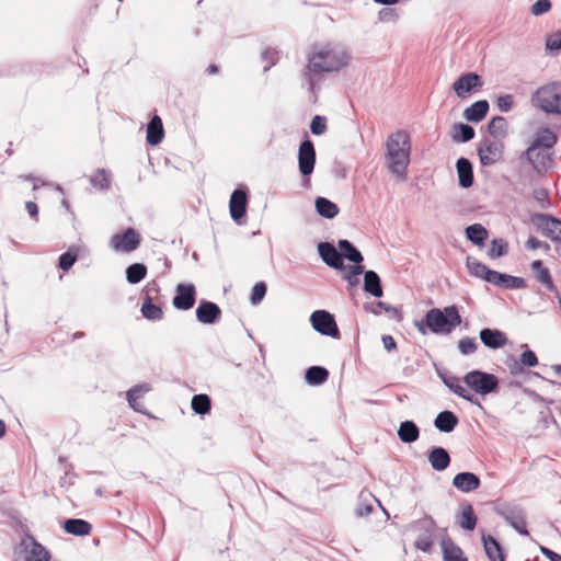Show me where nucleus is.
Wrapping results in <instances>:
<instances>
[{
	"label": "nucleus",
	"instance_id": "f257e3e1",
	"mask_svg": "<svg viewBox=\"0 0 561 561\" xmlns=\"http://www.w3.org/2000/svg\"><path fill=\"white\" fill-rule=\"evenodd\" d=\"M348 62V54L346 49L336 44H328L316 48L309 56L301 77L317 100L319 84L324 79L325 73L339 71Z\"/></svg>",
	"mask_w": 561,
	"mask_h": 561
},
{
	"label": "nucleus",
	"instance_id": "f03ea898",
	"mask_svg": "<svg viewBox=\"0 0 561 561\" xmlns=\"http://www.w3.org/2000/svg\"><path fill=\"white\" fill-rule=\"evenodd\" d=\"M411 139L407 131L397 130L386 141V159L390 173L404 180L410 163Z\"/></svg>",
	"mask_w": 561,
	"mask_h": 561
},
{
	"label": "nucleus",
	"instance_id": "7ed1b4c3",
	"mask_svg": "<svg viewBox=\"0 0 561 561\" xmlns=\"http://www.w3.org/2000/svg\"><path fill=\"white\" fill-rule=\"evenodd\" d=\"M461 323V316L456 306H448L444 309H430L424 319L416 323L417 330L425 334L427 328L434 334H450Z\"/></svg>",
	"mask_w": 561,
	"mask_h": 561
},
{
	"label": "nucleus",
	"instance_id": "20e7f679",
	"mask_svg": "<svg viewBox=\"0 0 561 561\" xmlns=\"http://www.w3.org/2000/svg\"><path fill=\"white\" fill-rule=\"evenodd\" d=\"M533 103L546 114L561 115V82L540 87L533 95Z\"/></svg>",
	"mask_w": 561,
	"mask_h": 561
},
{
	"label": "nucleus",
	"instance_id": "39448f33",
	"mask_svg": "<svg viewBox=\"0 0 561 561\" xmlns=\"http://www.w3.org/2000/svg\"><path fill=\"white\" fill-rule=\"evenodd\" d=\"M462 381L476 393L485 397L499 391V378L482 370H471L462 377Z\"/></svg>",
	"mask_w": 561,
	"mask_h": 561
},
{
	"label": "nucleus",
	"instance_id": "423d86ee",
	"mask_svg": "<svg viewBox=\"0 0 561 561\" xmlns=\"http://www.w3.org/2000/svg\"><path fill=\"white\" fill-rule=\"evenodd\" d=\"M494 512L519 535L529 536V531L527 530L526 512L520 505L514 503H499L495 505Z\"/></svg>",
	"mask_w": 561,
	"mask_h": 561
},
{
	"label": "nucleus",
	"instance_id": "0eeeda50",
	"mask_svg": "<svg viewBox=\"0 0 561 561\" xmlns=\"http://www.w3.org/2000/svg\"><path fill=\"white\" fill-rule=\"evenodd\" d=\"M310 322L312 328L320 334L327 335L333 339H340V330L336 321L329 311L316 310L310 316Z\"/></svg>",
	"mask_w": 561,
	"mask_h": 561
},
{
	"label": "nucleus",
	"instance_id": "6e6552de",
	"mask_svg": "<svg viewBox=\"0 0 561 561\" xmlns=\"http://www.w3.org/2000/svg\"><path fill=\"white\" fill-rule=\"evenodd\" d=\"M20 556L23 561H50L51 558L49 551L31 535L21 540Z\"/></svg>",
	"mask_w": 561,
	"mask_h": 561
},
{
	"label": "nucleus",
	"instance_id": "1a4fd4ad",
	"mask_svg": "<svg viewBox=\"0 0 561 561\" xmlns=\"http://www.w3.org/2000/svg\"><path fill=\"white\" fill-rule=\"evenodd\" d=\"M141 236L134 228H127L122 233H115L110 240L111 248L116 252L130 253L138 249Z\"/></svg>",
	"mask_w": 561,
	"mask_h": 561
},
{
	"label": "nucleus",
	"instance_id": "9d476101",
	"mask_svg": "<svg viewBox=\"0 0 561 561\" xmlns=\"http://www.w3.org/2000/svg\"><path fill=\"white\" fill-rule=\"evenodd\" d=\"M504 146L500 140L484 138L478 146V154L482 165L488 167L496 163L503 157Z\"/></svg>",
	"mask_w": 561,
	"mask_h": 561
},
{
	"label": "nucleus",
	"instance_id": "9b49d317",
	"mask_svg": "<svg viewBox=\"0 0 561 561\" xmlns=\"http://www.w3.org/2000/svg\"><path fill=\"white\" fill-rule=\"evenodd\" d=\"M316 164V149L313 142L306 138L300 142L298 149V168L304 178H309Z\"/></svg>",
	"mask_w": 561,
	"mask_h": 561
},
{
	"label": "nucleus",
	"instance_id": "f8f14e48",
	"mask_svg": "<svg viewBox=\"0 0 561 561\" xmlns=\"http://www.w3.org/2000/svg\"><path fill=\"white\" fill-rule=\"evenodd\" d=\"M483 83L481 76L478 73L466 72L453 83V90L459 99H466L470 93L480 90Z\"/></svg>",
	"mask_w": 561,
	"mask_h": 561
},
{
	"label": "nucleus",
	"instance_id": "ddd939ff",
	"mask_svg": "<svg viewBox=\"0 0 561 561\" xmlns=\"http://www.w3.org/2000/svg\"><path fill=\"white\" fill-rule=\"evenodd\" d=\"M196 301V289L193 284H179L172 304L178 310H188Z\"/></svg>",
	"mask_w": 561,
	"mask_h": 561
},
{
	"label": "nucleus",
	"instance_id": "4468645a",
	"mask_svg": "<svg viewBox=\"0 0 561 561\" xmlns=\"http://www.w3.org/2000/svg\"><path fill=\"white\" fill-rule=\"evenodd\" d=\"M248 205V191L247 188L238 187L236 188L229 202V209L231 218L241 224V219L245 216Z\"/></svg>",
	"mask_w": 561,
	"mask_h": 561
},
{
	"label": "nucleus",
	"instance_id": "2eb2a0df",
	"mask_svg": "<svg viewBox=\"0 0 561 561\" xmlns=\"http://www.w3.org/2000/svg\"><path fill=\"white\" fill-rule=\"evenodd\" d=\"M530 219L538 230L550 239L557 234L558 228L561 227V219L548 214L536 213L531 215Z\"/></svg>",
	"mask_w": 561,
	"mask_h": 561
},
{
	"label": "nucleus",
	"instance_id": "dca6fc26",
	"mask_svg": "<svg viewBox=\"0 0 561 561\" xmlns=\"http://www.w3.org/2000/svg\"><path fill=\"white\" fill-rule=\"evenodd\" d=\"M417 525L424 529V533L417 536L414 546L417 550L430 552L434 545L432 533L436 526V523L431 516H426L419 520Z\"/></svg>",
	"mask_w": 561,
	"mask_h": 561
},
{
	"label": "nucleus",
	"instance_id": "f3484780",
	"mask_svg": "<svg viewBox=\"0 0 561 561\" xmlns=\"http://www.w3.org/2000/svg\"><path fill=\"white\" fill-rule=\"evenodd\" d=\"M558 141L554 131L548 127L539 128L535 134V139L531 145L524 151V156H529L535 149L548 148L552 149Z\"/></svg>",
	"mask_w": 561,
	"mask_h": 561
},
{
	"label": "nucleus",
	"instance_id": "a211bd4d",
	"mask_svg": "<svg viewBox=\"0 0 561 561\" xmlns=\"http://www.w3.org/2000/svg\"><path fill=\"white\" fill-rule=\"evenodd\" d=\"M522 158L526 159L538 173L547 171L552 167V157L548 148L535 149L529 156H524L523 153Z\"/></svg>",
	"mask_w": 561,
	"mask_h": 561
},
{
	"label": "nucleus",
	"instance_id": "6ab92c4d",
	"mask_svg": "<svg viewBox=\"0 0 561 561\" xmlns=\"http://www.w3.org/2000/svg\"><path fill=\"white\" fill-rule=\"evenodd\" d=\"M318 253L322 261L330 267L335 270L344 268V263L341 253L330 242H320L318 244Z\"/></svg>",
	"mask_w": 561,
	"mask_h": 561
},
{
	"label": "nucleus",
	"instance_id": "aec40b11",
	"mask_svg": "<svg viewBox=\"0 0 561 561\" xmlns=\"http://www.w3.org/2000/svg\"><path fill=\"white\" fill-rule=\"evenodd\" d=\"M479 337L485 347L499 350L506 345L507 336L499 329L484 328L480 331Z\"/></svg>",
	"mask_w": 561,
	"mask_h": 561
},
{
	"label": "nucleus",
	"instance_id": "412c9836",
	"mask_svg": "<svg viewBox=\"0 0 561 561\" xmlns=\"http://www.w3.org/2000/svg\"><path fill=\"white\" fill-rule=\"evenodd\" d=\"M444 385L455 394L462 398L463 400L479 404L478 399L471 394L465 387L461 386V379L454 375H442L439 374Z\"/></svg>",
	"mask_w": 561,
	"mask_h": 561
},
{
	"label": "nucleus",
	"instance_id": "4be33fe9",
	"mask_svg": "<svg viewBox=\"0 0 561 561\" xmlns=\"http://www.w3.org/2000/svg\"><path fill=\"white\" fill-rule=\"evenodd\" d=\"M220 316V308L211 301L202 300L196 309V318L204 324L215 323Z\"/></svg>",
	"mask_w": 561,
	"mask_h": 561
},
{
	"label": "nucleus",
	"instance_id": "5701e85b",
	"mask_svg": "<svg viewBox=\"0 0 561 561\" xmlns=\"http://www.w3.org/2000/svg\"><path fill=\"white\" fill-rule=\"evenodd\" d=\"M480 484V478L472 472H460L457 473L453 479V485L463 493H469L477 490Z\"/></svg>",
	"mask_w": 561,
	"mask_h": 561
},
{
	"label": "nucleus",
	"instance_id": "b1692460",
	"mask_svg": "<svg viewBox=\"0 0 561 561\" xmlns=\"http://www.w3.org/2000/svg\"><path fill=\"white\" fill-rule=\"evenodd\" d=\"M440 548L444 561H468L462 549L449 537L440 540Z\"/></svg>",
	"mask_w": 561,
	"mask_h": 561
},
{
	"label": "nucleus",
	"instance_id": "393cba45",
	"mask_svg": "<svg viewBox=\"0 0 561 561\" xmlns=\"http://www.w3.org/2000/svg\"><path fill=\"white\" fill-rule=\"evenodd\" d=\"M493 276L494 278L491 279V284L505 289H522L527 287V283L523 277L512 276L497 271Z\"/></svg>",
	"mask_w": 561,
	"mask_h": 561
},
{
	"label": "nucleus",
	"instance_id": "a878e982",
	"mask_svg": "<svg viewBox=\"0 0 561 561\" xmlns=\"http://www.w3.org/2000/svg\"><path fill=\"white\" fill-rule=\"evenodd\" d=\"M428 461L436 471H443L450 465V456L444 447H433L428 451Z\"/></svg>",
	"mask_w": 561,
	"mask_h": 561
},
{
	"label": "nucleus",
	"instance_id": "bb28decb",
	"mask_svg": "<svg viewBox=\"0 0 561 561\" xmlns=\"http://www.w3.org/2000/svg\"><path fill=\"white\" fill-rule=\"evenodd\" d=\"M459 185L468 188L473 184L472 164L467 158H459L456 163Z\"/></svg>",
	"mask_w": 561,
	"mask_h": 561
},
{
	"label": "nucleus",
	"instance_id": "cd10ccee",
	"mask_svg": "<svg viewBox=\"0 0 561 561\" xmlns=\"http://www.w3.org/2000/svg\"><path fill=\"white\" fill-rule=\"evenodd\" d=\"M531 270L535 274L536 279L542 284L548 290L556 293L558 289L552 280L550 271L543 266L540 260H536L531 263Z\"/></svg>",
	"mask_w": 561,
	"mask_h": 561
},
{
	"label": "nucleus",
	"instance_id": "c85d7f7f",
	"mask_svg": "<svg viewBox=\"0 0 561 561\" xmlns=\"http://www.w3.org/2000/svg\"><path fill=\"white\" fill-rule=\"evenodd\" d=\"M489 108L486 100L477 101L465 110L463 117L469 122L479 123L486 116Z\"/></svg>",
	"mask_w": 561,
	"mask_h": 561
},
{
	"label": "nucleus",
	"instance_id": "c756f323",
	"mask_svg": "<svg viewBox=\"0 0 561 561\" xmlns=\"http://www.w3.org/2000/svg\"><path fill=\"white\" fill-rule=\"evenodd\" d=\"M164 136V129L162 125V121L158 115H154L147 126V142L149 145L156 146L160 144Z\"/></svg>",
	"mask_w": 561,
	"mask_h": 561
},
{
	"label": "nucleus",
	"instance_id": "7c9ffc66",
	"mask_svg": "<svg viewBox=\"0 0 561 561\" xmlns=\"http://www.w3.org/2000/svg\"><path fill=\"white\" fill-rule=\"evenodd\" d=\"M364 290L377 298L383 295L381 279L375 271L364 272Z\"/></svg>",
	"mask_w": 561,
	"mask_h": 561
},
{
	"label": "nucleus",
	"instance_id": "2f4dec72",
	"mask_svg": "<svg viewBox=\"0 0 561 561\" xmlns=\"http://www.w3.org/2000/svg\"><path fill=\"white\" fill-rule=\"evenodd\" d=\"M467 267L470 274L480 277L488 283H491V279L494 278L493 275H495L496 272L494 270L489 268L485 264L478 261L477 259L470 256L467 257Z\"/></svg>",
	"mask_w": 561,
	"mask_h": 561
},
{
	"label": "nucleus",
	"instance_id": "473e14b6",
	"mask_svg": "<svg viewBox=\"0 0 561 561\" xmlns=\"http://www.w3.org/2000/svg\"><path fill=\"white\" fill-rule=\"evenodd\" d=\"M484 551L490 561H504V553L499 541L490 536L482 535Z\"/></svg>",
	"mask_w": 561,
	"mask_h": 561
},
{
	"label": "nucleus",
	"instance_id": "72a5a7b5",
	"mask_svg": "<svg viewBox=\"0 0 561 561\" xmlns=\"http://www.w3.org/2000/svg\"><path fill=\"white\" fill-rule=\"evenodd\" d=\"M458 417L451 411H443L434 420L435 427L443 433H450L458 424Z\"/></svg>",
	"mask_w": 561,
	"mask_h": 561
},
{
	"label": "nucleus",
	"instance_id": "f704fd0d",
	"mask_svg": "<svg viewBox=\"0 0 561 561\" xmlns=\"http://www.w3.org/2000/svg\"><path fill=\"white\" fill-rule=\"evenodd\" d=\"M64 529L75 536H88L92 530V525L81 518H69L65 520Z\"/></svg>",
	"mask_w": 561,
	"mask_h": 561
},
{
	"label": "nucleus",
	"instance_id": "c9c22d12",
	"mask_svg": "<svg viewBox=\"0 0 561 561\" xmlns=\"http://www.w3.org/2000/svg\"><path fill=\"white\" fill-rule=\"evenodd\" d=\"M478 518L474 514L473 507L471 504H466L461 506L460 513L457 515L458 525L465 530H473L477 526Z\"/></svg>",
	"mask_w": 561,
	"mask_h": 561
},
{
	"label": "nucleus",
	"instance_id": "e433bc0d",
	"mask_svg": "<svg viewBox=\"0 0 561 561\" xmlns=\"http://www.w3.org/2000/svg\"><path fill=\"white\" fill-rule=\"evenodd\" d=\"M420 436V428L413 421L401 422L398 428V437L405 444H411L417 440Z\"/></svg>",
	"mask_w": 561,
	"mask_h": 561
},
{
	"label": "nucleus",
	"instance_id": "4c0bfd02",
	"mask_svg": "<svg viewBox=\"0 0 561 561\" xmlns=\"http://www.w3.org/2000/svg\"><path fill=\"white\" fill-rule=\"evenodd\" d=\"M342 260L346 259L354 264L363 262L364 257L357 248L346 239H342L337 242Z\"/></svg>",
	"mask_w": 561,
	"mask_h": 561
},
{
	"label": "nucleus",
	"instance_id": "58836bf2",
	"mask_svg": "<svg viewBox=\"0 0 561 561\" xmlns=\"http://www.w3.org/2000/svg\"><path fill=\"white\" fill-rule=\"evenodd\" d=\"M314 205L317 213L327 219L334 218L339 213L337 205L325 197H317Z\"/></svg>",
	"mask_w": 561,
	"mask_h": 561
},
{
	"label": "nucleus",
	"instance_id": "ea45409f",
	"mask_svg": "<svg viewBox=\"0 0 561 561\" xmlns=\"http://www.w3.org/2000/svg\"><path fill=\"white\" fill-rule=\"evenodd\" d=\"M488 131L494 139H503L507 135L506 119L503 116L493 117L488 124Z\"/></svg>",
	"mask_w": 561,
	"mask_h": 561
},
{
	"label": "nucleus",
	"instance_id": "a19ab883",
	"mask_svg": "<svg viewBox=\"0 0 561 561\" xmlns=\"http://www.w3.org/2000/svg\"><path fill=\"white\" fill-rule=\"evenodd\" d=\"M329 371L322 366H311L306 370V381L312 386H319L327 381Z\"/></svg>",
	"mask_w": 561,
	"mask_h": 561
},
{
	"label": "nucleus",
	"instance_id": "79ce46f5",
	"mask_svg": "<svg viewBox=\"0 0 561 561\" xmlns=\"http://www.w3.org/2000/svg\"><path fill=\"white\" fill-rule=\"evenodd\" d=\"M474 135V129L470 125L457 123L453 126L451 138L455 142H468L473 139Z\"/></svg>",
	"mask_w": 561,
	"mask_h": 561
},
{
	"label": "nucleus",
	"instance_id": "37998d69",
	"mask_svg": "<svg viewBox=\"0 0 561 561\" xmlns=\"http://www.w3.org/2000/svg\"><path fill=\"white\" fill-rule=\"evenodd\" d=\"M153 299H151V297H144V301H142V305H141V312H142V316L148 319V320H152V321H156V320H160L163 316V311L161 309V307H159L158 305H154L152 302Z\"/></svg>",
	"mask_w": 561,
	"mask_h": 561
},
{
	"label": "nucleus",
	"instance_id": "c03bdc74",
	"mask_svg": "<svg viewBox=\"0 0 561 561\" xmlns=\"http://www.w3.org/2000/svg\"><path fill=\"white\" fill-rule=\"evenodd\" d=\"M468 240L477 245H482L488 238V230L480 224H473L466 228Z\"/></svg>",
	"mask_w": 561,
	"mask_h": 561
},
{
	"label": "nucleus",
	"instance_id": "a18cd8bd",
	"mask_svg": "<svg viewBox=\"0 0 561 561\" xmlns=\"http://www.w3.org/2000/svg\"><path fill=\"white\" fill-rule=\"evenodd\" d=\"M147 275V267L142 263H133L126 268V279L129 284L140 283Z\"/></svg>",
	"mask_w": 561,
	"mask_h": 561
},
{
	"label": "nucleus",
	"instance_id": "49530a36",
	"mask_svg": "<svg viewBox=\"0 0 561 561\" xmlns=\"http://www.w3.org/2000/svg\"><path fill=\"white\" fill-rule=\"evenodd\" d=\"M192 409L196 414L205 415L211 409V400L207 394L199 393L192 398Z\"/></svg>",
	"mask_w": 561,
	"mask_h": 561
},
{
	"label": "nucleus",
	"instance_id": "de8ad7c7",
	"mask_svg": "<svg viewBox=\"0 0 561 561\" xmlns=\"http://www.w3.org/2000/svg\"><path fill=\"white\" fill-rule=\"evenodd\" d=\"M90 183L100 190H106L111 184V173L104 169H99L95 174L90 178Z\"/></svg>",
	"mask_w": 561,
	"mask_h": 561
},
{
	"label": "nucleus",
	"instance_id": "09e8293b",
	"mask_svg": "<svg viewBox=\"0 0 561 561\" xmlns=\"http://www.w3.org/2000/svg\"><path fill=\"white\" fill-rule=\"evenodd\" d=\"M533 198L538 204L539 208L548 209L551 207L549 199V191L545 187H537L533 191Z\"/></svg>",
	"mask_w": 561,
	"mask_h": 561
},
{
	"label": "nucleus",
	"instance_id": "8fccbe9b",
	"mask_svg": "<svg viewBox=\"0 0 561 561\" xmlns=\"http://www.w3.org/2000/svg\"><path fill=\"white\" fill-rule=\"evenodd\" d=\"M507 252V243L502 239H494L491 242V247L489 249V256L491 259L501 257L505 255Z\"/></svg>",
	"mask_w": 561,
	"mask_h": 561
},
{
	"label": "nucleus",
	"instance_id": "3c124183",
	"mask_svg": "<svg viewBox=\"0 0 561 561\" xmlns=\"http://www.w3.org/2000/svg\"><path fill=\"white\" fill-rule=\"evenodd\" d=\"M266 284L264 282L256 283L251 293L250 301L252 305H259L266 295Z\"/></svg>",
	"mask_w": 561,
	"mask_h": 561
},
{
	"label": "nucleus",
	"instance_id": "603ef678",
	"mask_svg": "<svg viewBox=\"0 0 561 561\" xmlns=\"http://www.w3.org/2000/svg\"><path fill=\"white\" fill-rule=\"evenodd\" d=\"M478 348V344L472 337H462L458 342V350L462 355L473 354Z\"/></svg>",
	"mask_w": 561,
	"mask_h": 561
},
{
	"label": "nucleus",
	"instance_id": "864d4df0",
	"mask_svg": "<svg viewBox=\"0 0 561 561\" xmlns=\"http://www.w3.org/2000/svg\"><path fill=\"white\" fill-rule=\"evenodd\" d=\"M310 130L317 136L324 134L327 130V118L324 116L316 115L311 121Z\"/></svg>",
	"mask_w": 561,
	"mask_h": 561
},
{
	"label": "nucleus",
	"instance_id": "5fc2aeb1",
	"mask_svg": "<svg viewBox=\"0 0 561 561\" xmlns=\"http://www.w3.org/2000/svg\"><path fill=\"white\" fill-rule=\"evenodd\" d=\"M364 273V266L359 264H354L348 266L347 273L345 274V279L348 282L351 286H355L358 284L357 276Z\"/></svg>",
	"mask_w": 561,
	"mask_h": 561
},
{
	"label": "nucleus",
	"instance_id": "6e6d98bb",
	"mask_svg": "<svg viewBox=\"0 0 561 561\" xmlns=\"http://www.w3.org/2000/svg\"><path fill=\"white\" fill-rule=\"evenodd\" d=\"M76 261H77V254L72 253L71 250H69L59 256L58 266L62 271H68L72 267V265L76 263Z\"/></svg>",
	"mask_w": 561,
	"mask_h": 561
},
{
	"label": "nucleus",
	"instance_id": "4d7b16f0",
	"mask_svg": "<svg viewBox=\"0 0 561 561\" xmlns=\"http://www.w3.org/2000/svg\"><path fill=\"white\" fill-rule=\"evenodd\" d=\"M148 391H150V386L148 383L137 385L127 391V401H134V397L140 399Z\"/></svg>",
	"mask_w": 561,
	"mask_h": 561
},
{
	"label": "nucleus",
	"instance_id": "13d9d810",
	"mask_svg": "<svg viewBox=\"0 0 561 561\" xmlns=\"http://www.w3.org/2000/svg\"><path fill=\"white\" fill-rule=\"evenodd\" d=\"M551 9L550 0H537L530 8L531 14L538 16Z\"/></svg>",
	"mask_w": 561,
	"mask_h": 561
},
{
	"label": "nucleus",
	"instance_id": "bf43d9fd",
	"mask_svg": "<svg viewBox=\"0 0 561 561\" xmlns=\"http://www.w3.org/2000/svg\"><path fill=\"white\" fill-rule=\"evenodd\" d=\"M546 49L550 53H558L561 50V35H550L546 41Z\"/></svg>",
	"mask_w": 561,
	"mask_h": 561
},
{
	"label": "nucleus",
	"instance_id": "052dcab7",
	"mask_svg": "<svg viewBox=\"0 0 561 561\" xmlns=\"http://www.w3.org/2000/svg\"><path fill=\"white\" fill-rule=\"evenodd\" d=\"M262 58L267 61V65L264 67V71H267L277 62L278 51L272 48H267L262 53Z\"/></svg>",
	"mask_w": 561,
	"mask_h": 561
},
{
	"label": "nucleus",
	"instance_id": "680f3d73",
	"mask_svg": "<svg viewBox=\"0 0 561 561\" xmlns=\"http://www.w3.org/2000/svg\"><path fill=\"white\" fill-rule=\"evenodd\" d=\"M520 364L526 367H534L538 364V358L533 351L527 350L520 355Z\"/></svg>",
	"mask_w": 561,
	"mask_h": 561
},
{
	"label": "nucleus",
	"instance_id": "e2e57ef3",
	"mask_svg": "<svg viewBox=\"0 0 561 561\" xmlns=\"http://www.w3.org/2000/svg\"><path fill=\"white\" fill-rule=\"evenodd\" d=\"M378 16L381 22H392L397 21L398 13L396 12L394 9L383 8L379 11Z\"/></svg>",
	"mask_w": 561,
	"mask_h": 561
},
{
	"label": "nucleus",
	"instance_id": "0e129e2a",
	"mask_svg": "<svg viewBox=\"0 0 561 561\" xmlns=\"http://www.w3.org/2000/svg\"><path fill=\"white\" fill-rule=\"evenodd\" d=\"M526 247L530 250L542 249L546 252H548L550 250V245L547 242L540 241L539 239H537L535 237H529V239L526 242Z\"/></svg>",
	"mask_w": 561,
	"mask_h": 561
},
{
	"label": "nucleus",
	"instance_id": "69168bd1",
	"mask_svg": "<svg viewBox=\"0 0 561 561\" xmlns=\"http://www.w3.org/2000/svg\"><path fill=\"white\" fill-rule=\"evenodd\" d=\"M497 106L502 112H510L513 107V96L511 94L501 95L497 99Z\"/></svg>",
	"mask_w": 561,
	"mask_h": 561
},
{
	"label": "nucleus",
	"instance_id": "338daca9",
	"mask_svg": "<svg viewBox=\"0 0 561 561\" xmlns=\"http://www.w3.org/2000/svg\"><path fill=\"white\" fill-rule=\"evenodd\" d=\"M159 291H160V288H159V285L156 280H152V282H149L142 294H144V297H151V299H153L154 297H157L159 295Z\"/></svg>",
	"mask_w": 561,
	"mask_h": 561
},
{
	"label": "nucleus",
	"instance_id": "774afa93",
	"mask_svg": "<svg viewBox=\"0 0 561 561\" xmlns=\"http://www.w3.org/2000/svg\"><path fill=\"white\" fill-rule=\"evenodd\" d=\"M507 366L512 375H517L523 370L520 362L518 363L513 356L507 358Z\"/></svg>",
	"mask_w": 561,
	"mask_h": 561
}]
</instances>
